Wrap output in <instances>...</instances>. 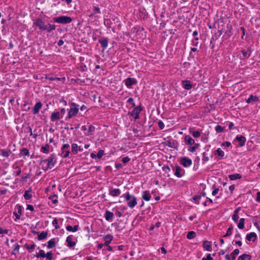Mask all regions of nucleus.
Returning a JSON list of instances; mask_svg holds the SVG:
<instances>
[{"instance_id": "1", "label": "nucleus", "mask_w": 260, "mask_h": 260, "mask_svg": "<svg viewBox=\"0 0 260 260\" xmlns=\"http://www.w3.org/2000/svg\"><path fill=\"white\" fill-rule=\"evenodd\" d=\"M55 155L54 154L50 155L47 159H43L41 161L40 165L44 168L45 170L48 169H51L54 167L55 165Z\"/></svg>"}, {"instance_id": "2", "label": "nucleus", "mask_w": 260, "mask_h": 260, "mask_svg": "<svg viewBox=\"0 0 260 260\" xmlns=\"http://www.w3.org/2000/svg\"><path fill=\"white\" fill-rule=\"evenodd\" d=\"M121 197L125 198L127 202V206L131 208H134L137 204V200L136 197L133 195L130 194L128 192L123 194Z\"/></svg>"}, {"instance_id": "3", "label": "nucleus", "mask_w": 260, "mask_h": 260, "mask_svg": "<svg viewBox=\"0 0 260 260\" xmlns=\"http://www.w3.org/2000/svg\"><path fill=\"white\" fill-rule=\"evenodd\" d=\"M68 116L66 117V119H70L78 114L79 111V105L75 103H72L71 104L70 108L68 109Z\"/></svg>"}, {"instance_id": "4", "label": "nucleus", "mask_w": 260, "mask_h": 260, "mask_svg": "<svg viewBox=\"0 0 260 260\" xmlns=\"http://www.w3.org/2000/svg\"><path fill=\"white\" fill-rule=\"evenodd\" d=\"M54 20L58 23L68 24L71 23L72 19L70 17L62 16L54 18Z\"/></svg>"}, {"instance_id": "5", "label": "nucleus", "mask_w": 260, "mask_h": 260, "mask_svg": "<svg viewBox=\"0 0 260 260\" xmlns=\"http://www.w3.org/2000/svg\"><path fill=\"white\" fill-rule=\"evenodd\" d=\"M33 25L38 26L39 29L42 30H46L47 29L46 24H45V22L40 18L36 19L34 21Z\"/></svg>"}, {"instance_id": "6", "label": "nucleus", "mask_w": 260, "mask_h": 260, "mask_svg": "<svg viewBox=\"0 0 260 260\" xmlns=\"http://www.w3.org/2000/svg\"><path fill=\"white\" fill-rule=\"evenodd\" d=\"M142 108L141 106L134 107L133 110L129 113L131 116L135 118V120L139 119V114L142 111Z\"/></svg>"}, {"instance_id": "7", "label": "nucleus", "mask_w": 260, "mask_h": 260, "mask_svg": "<svg viewBox=\"0 0 260 260\" xmlns=\"http://www.w3.org/2000/svg\"><path fill=\"white\" fill-rule=\"evenodd\" d=\"M180 165H182L184 167H190L192 164V160L191 159L184 157H182L180 160Z\"/></svg>"}, {"instance_id": "8", "label": "nucleus", "mask_w": 260, "mask_h": 260, "mask_svg": "<svg viewBox=\"0 0 260 260\" xmlns=\"http://www.w3.org/2000/svg\"><path fill=\"white\" fill-rule=\"evenodd\" d=\"M125 84L128 88H131V86L137 83V81L136 79L133 78H127L124 81Z\"/></svg>"}, {"instance_id": "9", "label": "nucleus", "mask_w": 260, "mask_h": 260, "mask_svg": "<svg viewBox=\"0 0 260 260\" xmlns=\"http://www.w3.org/2000/svg\"><path fill=\"white\" fill-rule=\"evenodd\" d=\"M239 253V250L235 249L231 254H226L225 258L226 260H235L236 256Z\"/></svg>"}, {"instance_id": "10", "label": "nucleus", "mask_w": 260, "mask_h": 260, "mask_svg": "<svg viewBox=\"0 0 260 260\" xmlns=\"http://www.w3.org/2000/svg\"><path fill=\"white\" fill-rule=\"evenodd\" d=\"M174 171L175 172V175L178 178L182 177L185 173L184 170L181 169V168L178 166H176L175 167Z\"/></svg>"}, {"instance_id": "11", "label": "nucleus", "mask_w": 260, "mask_h": 260, "mask_svg": "<svg viewBox=\"0 0 260 260\" xmlns=\"http://www.w3.org/2000/svg\"><path fill=\"white\" fill-rule=\"evenodd\" d=\"M62 117L61 116L59 111L53 112L52 113L50 116V119L51 121H58Z\"/></svg>"}, {"instance_id": "12", "label": "nucleus", "mask_w": 260, "mask_h": 260, "mask_svg": "<svg viewBox=\"0 0 260 260\" xmlns=\"http://www.w3.org/2000/svg\"><path fill=\"white\" fill-rule=\"evenodd\" d=\"M241 53L242 54V57H240V59L241 60H244L245 58H248L250 56L252 51L250 49L247 50L243 49L241 50Z\"/></svg>"}, {"instance_id": "13", "label": "nucleus", "mask_w": 260, "mask_h": 260, "mask_svg": "<svg viewBox=\"0 0 260 260\" xmlns=\"http://www.w3.org/2000/svg\"><path fill=\"white\" fill-rule=\"evenodd\" d=\"M256 237H257V236L255 233L251 232L250 233H249L246 235V238L248 241H254L256 240Z\"/></svg>"}, {"instance_id": "14", "label": "nucleus", "mask_w": 260, "mask_h": 260, "mask_svg": "<svg viewBox=\"0 0 260 260\" xmlns=\"http://www.w3.org/2000/svg\"><path fill=\"white\" fill-rule=\"evenodd\" d=\"M42 104L41 102L37 103L34 106L32 112L34 114H37L39 113L40 110L41 109Z\"/></svg>"}, {"instance_id": "15", "label": "nucleus", "mask_w": 260, "mask_h": 260, "mask_svg": "<svg viewBox=\"0 0 260 260\" xmlns=\"http://www.w3.org/2000/svg\"><path fill=\"white\" fill-rule=\"evenodd\" d=\"M236 140L239 142L240 146L242 147L245 145L246 142L245 137L242 136H237L236 138Z\"/></svg>"}, {"instance_id": "16", "label": "nucleus", "mask_w": 260, "mask_h": 260, "mask_svg": "<svg viewBox=\"0 0 260 260\" xmlns=\"http://www.w3.org/2000/svg\"><path fill=\"white\" fill-rule=\"evenodd\" d=\"M109 194L112 197H117L120 194V190L118 188H115L109 190Z\"/></svg>"}, {"instance_id": "17", "label": "nucleus", "mask_w": 260, "mask_h": 260, "mask_svg": "<svg viewBox=\"0 0 260 260\" xmlns=\"http://www.w3.org/2000/svg\"><path fill=\"white\" fill-rule=\"evenodd\" d=\"M66 242L68 244V246L69 247H72L76 244V242L73 241V238L72 235L67 237Z\"/></svg>"}, {"instance_id": "18", "label": "nucleus", "mask_w": 260, "mask_h": 260, "mask_svg": "<svg viewBox=\"0 0 260 260\" xmlns=\"http://www.w3.org/2000/svg\"><path fill=\"white\" fill-rule=\"evenodd\" d=\"M182 86L185 89L189 90L192 88V84L188 80H184L182 81Z\"/></svg>"}, {"instance_id": "19", "label": "nucleus", "mask_w": 260, "mask_h": 260, "mask_svg": "<svg viewBox=\"0 0 260 260\" xmlns=\"http://www.w3.org/2000/svg\"><path fill=\"white\" fill-rule=\"evenodd\" d=\"M165 145L170 148H175L177 147V143L175 140H169L166 142Z\"/></svg>"}, {"instance_id": "20", "label": "nucleus", "mask_w": 260, "mask_h": 260, "mask_svg": "<svg viewBox=\"0 0 260 260\" xmlns=\"http://www.w3.org/2000/svg\"><path fill=\"white\" fill-rule=\"evenodd\" d=\"M203 248L208 251H211V242L208 241H205L203 244Z\"/></svg>"}, {"instance_id": "21", "label": "nucleus", "mask_w": 260, "mask_h": 260, "mask_svg": "<svg viewBox=\"0 0 260 260\" xmlns=\"http://www.w3.org/2000/svg\"><path fill=\"white\" fill-rule=\"evenodd\" d=\"M184 141L187 145H193L195 143L194 140L188 135L185 136Z\"/></svg>"}, {"instance_id": "22", "label": "nucleus", "mask_w": 260, "mask_h": 260, "mask_svg": "<svg viewBox=\"0 0 260 260\" xmlns=\"http://www.w3.org/2000/svg\"><path fill=\"white\" fill-rule=\"evenodd\" d=\"M99 42L100 43L101 46L104 48H106L108 47V38H102L99 40Z\"/></svg>"}, {"instance_id": "23", "label": "nucleus", "mask_w": 260, "mask_h": 260, "mask_svg": "<svg viewBox=\"0 0 260 260\" xmlns=\"http://www.w3.org/2000/svg\"><path fill=\"white\" fill-rule=\"evenodd\" d=\"M114 216V214L109 211H106L105 214V218L106 220L107 221H111L112 219V218Z\"/></svg>"}, {"instance_id": "24", "label": "nucleus", "mask_w": 260, "mask_h": 260, "mask_svg": "<svg viewBox=\"0 0 260 260\" xmlns=\"http://www.w3.org/2000/svg\"><path fill=\"white\" fill-rule=\"evenodd\" d=\"M142 198L146 201H149L151 198V196L148 191H145L143 192Z\"/></svg>"}, {"instance_id": "25", "label": "nucleus", "mask_w": 260, "mask_h": 260, "mask_svg": "<svg viewBox=\"0 0 260 260\" xmlns=\"http://www.w3.org/2000/svg\"><path fill=\"white\" fill-rule=\"evenodd\" d=\"M78 228L79 226L78 225H75L74 227H72L71 225H67L66 229L68 231L75 232L78 230Z\"/></svg>"}, {"instance_id": "26", "label": "nucleus", "mask_w": 260, "mask_h": 260, "mask_svg": "<svg viewBox=\"0 0 260 260\" xmlns=\"http://www.w3.org/2000/svg\"><path fill=\"white\" fill-rule=\"evenodd\" d=\"M55 246V239H54V238L51 239L48 242L47 248L48 249L52 248L54 247Z\"/></svg>"}, {"instance_id": "27", "label": "nucleus", "mask_w": 260, "mask_h": 260, "mask_svg": "<svg viewBox=\"0 0 260 260\" xmlns=\"http://www.w3.org/2000/svg\"><path fill=\"white\" fill-rule=\"evenodd\" d=\"M258 98L256 96H254L251 94L250 95L249 98L246 100V102L247 103H250L251 102H257L258 101Z\"/></svg>"}, {"instance_id": "28", "label": "nucleus", "mask_w": 260, "mask_h": 260, "mask_svg": "<svg viewBox=\"0 0 260 260\" xmlns=\"http://www.w3.org/2000/svg\"><path fill=\"white\" fill-rule=\"evenodd\" d=\"M94 130L95 127L92 125H90L87 132L85 133V135L86 136H89L90 135H91L94 132Z\"/></svg>"}, {"instance_id": "29", "label": "nucleus", "mask_w": 260, "mask_h": 260, "mask_svg": "<svg viewBox=\"0 0 260 260\" xmlns=\"http://www.w3.org/2000/svg\"><path fill=\"white\" fill-rule=\"evenodd\" d=\"M229 178L231 180H235L236 179H240L241 178V176L239 174H234L230 175L229 176Z\"/></svg>"}, {"instance_id": "30", "label": "nucleus", "mask_w": 260, "mask_h": 260, "mask_svg": "<svg viewBox=\"0 0 260 260\" xmlns=\"http://www.w3.org/2000/svg\"><path fill=\"white\" fill-rule=\"evenodd\" d=\"M250 259L251 256L250 255L243 254L238 257V260H250Z\"/></svg>"}, {"instance_id": "31", "label": "nucleus", "mask_w": 260, "mask_h": 260, "mask_svg": "<svg viewBox=\"0 0 260 260\" xmlns=\"http://www.w3.org/2000/svg\"><path fill=\"white\" fill-rule=\"evenodd\" d=\"M47 235L48 233L47 232H43L38 235V239L40 240H43L47 238Z\"/></svg>"}, {"instance_id": "32", "label": "nucleus", "mask_w": 260, "mask_h": 260, "mask_svg": "<svg viewBox=\"0 0 260 260\" xmlns=\"http://www.w3.org/2000/svg\"><path fill=\"white\" fill-rule=\"evenodd\" d=\"M215 154H217L220 158H222L224 155V152L221 148H218L215 152Z\"/></svg>"}, {"instance_id": "33", "label": "nucleus", "mask_w": 260, "mask_h": 260, "mask_svg": "<svg viewBox=\"0 0 260 260\" xmlns=\"http://www.w3.org/2000/svg\"><path fill=\"white\" fill-rule=\"evenodd\" d=\"M49 144H46L44 146H42L41 148V151L45 154H47L49 151Z\"/></svg>"}, {"instance_id": "34", "label": "nucleus", "mask_w": 260, "mask_h": 260, "mask_svg": "<svg viewBox=\"0 0 260 260\" xmlns=\"http://www.w3.org/2000/svg\"><path fill=\"white\" fill-rule=\"evenodd\" d=\"M46 28L47 29L46 30H47L48 32H51V31L55 29L56 26L54 24H46Z\"/></svg>"}, {"instance_id": "35", "label": "nucleus", "mask_w": 260, "mask_h": 260, "mask_svg": "<svg viewBox=\"0 0 260 260\" xmlns=\"http://www.w3.org/2000/svg\"><path fill=\"white\" fill-rule=\"evenodd\" d=\"M113 238V236L111 234H107L104 237V240L105 241H107L110 243L112 241Z\"/></svg>"}, {"instance_id": "36", "label": "nucleus", "mask_w": 260, "mask_h": 260, "mask_svg": "<svg viewBox=\"0 0 260 260\" xmlns=\"http://www.w3.org/2000/svg\"><path fill=\"white\" fill-rule=\"evenodd\" d=\"M78 146L77 144L74 143L72 145V152L73 154H77L78 152Z\"/></svg>"}, {"instance_id": "37", "label": "nucleus", "mask_w": 260, "mask_h": 260, "mask_svg": "<svg viewBox=\"0 0 260 260\" xmlns=\"http://www.w3.org/2000/svg\"><path fill=\"white\" fill-rule=\"evenodd\" d=\"M196 235V234L194 232L190 231L187 233L186 237L188 239H192L195 237Z\"/></svg>"}, {"instance_id": "38", "label": "nucleus", "mask_w": 260, "mask_h": 260, "mask_svg": "<svg viewBox=\"0 0 260 260\" xmlns=\"http://www.w3.org/2000/svg\"><path fill=\"white\" fill-rule=\"evenodd\" d=\"M192 129H190L189 132L190 133H192V136L195 138H199L201 136V133L199 131H192Z\"/></svg>"}, {"instance_id": "39", "label": "nucleus", "mask_w": 260, "mask_h": 260, "mask_svg": "<svg viewBox=\"0 0 260 260\" xmlns=\"http://www.w3.org/2000/svg\"><path fill=\"white\" fill-rule=\"evenodd\" d=\"M31 190H26L24 194V198L25 200H29L31 197L32 196L30 194Z\"/></svg>"}, {"instance_id": "40", "label": "nucleus", "mask_w": 260, "mask_h": 260, "mask_svg": "<svg viewBox=\"0 0 260 260\" xmlns=\"http://www.w3.org/2000/svg\"><path fill=\"white\" fill-rule=\"evenodd\" d=\"M244 218H242L240 219L239 222L238 224V228H239L240 229H243L244 228Z\"/></svg>"}, {"instance_id": "41", "label": "nucleus", "mask_w": 260, "mask_h": 260, "mask_svg": "<svg viewBox=\"0 0 260 260\" xmlns=\"http://www.w3.org/2000/svg\"><path fill=\"white\" fill-rule=\"evenodd\" d=\"M20 154H21V155L24 156H28L29 154V150L26 148H23L21 149V150L20 151Z\"/></svg>"}, {"instance_id": "42", "label": "nucleus", "mask_w": 260, "mask_h": 260, "mask_svg": "<svg viewBox=\"0 0 260 260\" xmlns=\"http://www.w3.org/2000/svg\"><path fill=\"white\" fill-rule=\"evenodd\" d=\"M46 254L45 253V251L43 250H40L39 251V253H37L36 255V256L38 258L39 257H45Z\"/></svg>"}, {"instance_id": "43", "label": "nucleus", "mask_w": 260, "mask_h": 260, "mask_svg": "<svg viewBox=\"0 0 260 260\" xmlns=\"http://www.w3.org/2000/svg\"><path fill=\"white\" fill-rule=\"evenodd\" d=\"M224 128L220 125H217L215 127V131L217 133H219L223 132Z\"/></svg>"}, {"instance_id": "44", "label": "nucleus", "mask_w": 260, "mask_h": 260, "mask_svg": "<svg viewBox=\"0 0 260 260\" xmlns=\"http://www.w3.org/2000/svg\"><path fill=\"white\" fill-rule=\"evenodd\" d=\"M46 254L45 257H46V259L47 260H52L53 258V254L50 251L48 252Z\"/></svg>"}, {"instance_id": "45", "label": "nucleus", "mask_w": 260, "mask_h": 260, "mask_svg": "<svg viewBox=\"0 0 260 260\" xmlns=\"http://www.w3.org/2000/svg\"><path fill=\"white\" fill-rule=\"evenodd\" d=\"M232 231H233V227L231 226L230 227H229V228L228 229L227 232H226V233L225 234V235H224V237H228L230 235H231L232 233Z\"/></svg>"}, {"instance_id": "46", "label": "nucleus", "mask_w": 260, "mask_h": 260, "mask_svg": "<svg viewBox=\"0 0 260 260\" xmlns=\"http://www.w3.org/2000/svg\"><path fill=\"white\" fill-rule=\"evenodd\" d=\"M52 225L55 227V229H58L59 226L58 225V221L56 218H54L52 222Z\"/></svg>"}, {"instance_id": "47", "label": "nucleus", "mask_w": 260, "mask_h": 260, "mask_svg": "<svg viewBox=\"0 0 260 260\" xmlns=\"http://www.w3.org/2000/svg\"><path fill=\"white\" fill-rule=\"evenodd\" d=\"M69 147H70L69 144H63L61 148V150L62 151V153H64V150H69Z\"/></svg>"}, {"instance_id": "48", "label": "nucleus", "mask_w": 260, "mask_h": 260, "mask_svg": "<svg viewBox=\"0 0 260 260\" xmlns=\"http://www.w3.org/2000/svg\"><path fill=\"white\" fill-rule=\"evenodd\" d=\"M1 152H2V155L5 157H8L11 153V151L10 150L9 151H5V150H1Z\"/></svg>"}, {"instance_id": "49", "label": "nucleus", "mask_w": 260, "mask_h": 260, "mask_svg": "<svg viewBox=\"0 0 260 260\" xmlns=\"http://www.w3.org/2000/svg\"><path fill=\"white\" fill-rule=\"evenodd\" d=\"M104 151L103 150H100L96 154V157L98 158H101L104 155Z\"/></svg>"}, {"instance_id": "50", "label": "nucleus", "mask_w": 260, "mask_h": 260, "mask_svg": "<svg viewBox=\"0 0 260 260\" xmlns=\"http://www.w3.org/2000/svg\"><path fill=\"white\" fill-rule=\"evenodd\" d=\"M201 198H202L201 195L195 196L193 197V199L194 201H195L196 202L197 204H199V200H200Z\"/></svg>"}, {"instance_id": "51", "label": "nucleus", "mask_w": 260, "mask_h": 260, "mask_svg": "<svg viewBox=\"0 0 260 260\" xmlns=\"http://www.w3.org/2000/svg\"><path fill=\"white\" fill-rule=\"evenodd\" d=\"M127 102L132 105V107H135V103H134V99L132 98H129L127 100Z\"/></svg>"}, {"instance_id": "52", "label": "nucleus", "mask_w": 260, "mask_h": 260, "mask_svg": "<svg viewBox=\"0 0 260 260\" xmlns=\"http://www.w3.org/2000/svg\"><path fill=\"white\" fill-rule=\"evenodd\" d=\"M36 245L35 244L29 245L25 244V247L27 249L32 250L35 248Z\"/></svg>"}, {"instance_id": "53", "label": "nucleus", "mask_w": 260, "mask_h": 260, "mask_svg": "<svg viewBox=\"0 0 260 260\" xmlns=\"http://www.w3.org/2000/svg\"><path fill=\"white\" fill-rule=\"evenodd\" d=\"M158 125L159 126V127L160 128V129H164V127H165V125L163 123V122L161 120H159L158 122Z\"/></svg>"}, {"instance_id": "54", "label": "nucleus", "mask_w": 260, "mask_h": 260, "mask_svg": "<svg viewBox=\"0 0 260 260\" xmlns=\"http://www.w3.org/2000/svg\"><path fill=\"white\" fill-rule=\"evenodd\" d=\"M162 169L166 173H169L171 170L170 168L168 166H164Z\"/></svg>"}, {"instance_id": "55", "label": "nucleus", "mask_w": 260, "mask_h": 260, "mask_svg": "<svg viewBox=\"0 0 260 260\" xmlns=\"http://www.w3.org/2000/svg\"><path fill=\"white\" fill-rule=\"evenodd\" d=\"M70 153V151L69 150H64V155H63V157L64 158H67L69 156V154Z\"/></svg>"}, {"instance_id": "56", "label": "nucleus", "mask_w": 260, "mask_h": 260, "mask_svg": "<svg viewBox=\"0 0 260 260\" xmlns=\"http://www.w3.org/2000/svg\"><path fill=\"white\" fill-rule=\"evenodd\" d=\"M130 158L128 156H126L122 158V161L124 164L128 162Z\"/></svg>"}, {"instance_id": "57", "label": "nucleus", "mask_w": 260, "mask_h": 260, "mask_svg": "<svg viewBox=\"0 0 260 260\" xmlns=\"http://www.w3.org/2000/svg\"><path fill=\"white\" fill-rule=\"evenodd\" d=\"M239 218V216L237 214H233L232 216V219L235 222H238V219Z\"/></svg>"}, {"instance_id": "58", "label": "nucleus", "mask_w": 260, "mask_h": 260, "mask_svg": "<svg viewBox=\"0 0 260 260\" xmlns=\"http://www.w3.org/2000/svg\"><path fill=\"white\" fill-rule=\"evenodd\" d=\"M29 131L30 133V136H32L34 138H36L38 135L37 134H34V133L32 132V129L30 127H28Z\"/></svg>"}, {"instance_id": "59", "label": "nucleus", "mask_w": 260, "mask_h": 260, "mask_svg": "<svg viewBox=\"0 0 260 260\" xmlns=\"http://www.w3.org/2000/svg\"><path fill=\"white\" fill-rule=\"evenodd\" d=\"M202 260H213L210 254H207L206 257H203Z\"/></svg>"}, {"instance_id": "60", "label": "nucleus", "mask_w": 260, "mask_h": 260, "mask_svg": "<svg viewBox=\"0 0 260 260\" xmlns=\"http://www.w3.org/2000/svg\"><path fill=\"white\" fill-rule=\"evenodd\" d=\"M93 10L94 11V14L101 13L100 9L98 7H94Z\"/></svg>"}, {"instance_id": "61", "label": "nucleus", "mask_w": 260, "mask_h": 260, "mask_svg": "<svg viewBox=\"0 0 260 260\" xmlns=\"http://www.w3.org/2000/svg\"><path fill=\"white\" fill-rule=\"evenodd\" d=\"M59 113H60L61 116L62 117L63 116V115H64L65 113H66V110L64 108H61L60 110V111L59 112Z\"/></svg>"}, {"instance_id": "62", "label": "nucleus", "mask_w": 260, "mask_h": 260, "mask_svg": "<svg viewBox=\"0 0 260 260\" xmlns=\"http://www.w3.org/2000/svg\"><path fill=\"white\" fill-rule=\"evenodd\" d=\"M26 209L27 210H29L31 211H34V208L33 206L31 205H27Z\"/></svg>"}, {"instance_id": "63", "label": "nucleus", "mask_w": 260, "mask_h": 260, "mask_svg": "<svg viewBox=\"0 0 260 260\" xmlns=\"http://www.w3.org/2000/svg\"><path fill=\"white\" fill-rule=\"evenodd\" d=\"M218 191L219 189L217 188L212 191V194L213 196H215L218 193Z\"/></svg>"}, {"instance_id": "64", "label": "nucleus", "mask_w": 260, "mask_h": 260, "mask_svg": "<svg viewBox=\"0 0 260 260\" xmlns=\"http://www.w3.org/2000/svg\"><path fill=\"white\" fill-rule=\"evenodd\" d=\"M256 200L257 202H260V191L257 192Z\"/></svg>"}]
</instances>
